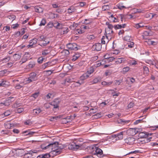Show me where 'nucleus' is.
Wrapping results in <instances>:
<instances>
[{"mask_svg":"<svg viewBox=\"0 0 158 158\" xmlns=\"http://www.w3.org/2000/svg\"><path fill=\"white\" fill-rule=\"evenodd\" d=\"M64 148V146L60 144H59L57 142L53 143H50L45 147L43 148V149H49V151L51 150L50 153L54 155H57L60 154L61 152V150Z\"/></svg>","mask_w":158,"mask_h":158,"instance_id":"1","label":"nucleus"},{"mask_svg":"<svg viewBox=\"0 0 158 158\" xmlns=\"http://www.w3.org/2000/svg\"><path fill=\"white\" fill-rule=\"evenodd\" d=\"M64 148V146L60 144H59L57 142L53 143H50L45 147L43 148V149H49V151L51 150L50 153L54 155H57L60 154L61 152V150Z\"/></svg>","mask_w":158,"mask_h":158,"instance_id":"2","label":"nucleus"},{"mask_svg":"<svg viewBox=\"0 0 158 158\" xmlns=\"http://www.w3.org/2000/svg\"><path fill=\"white\" fill-rule=\"evenodd\" d=\"M134 131V130L132 129L126 130L116 134L114 135L113 137L116 138V139L121 140L123 139V135L127 134L128 135H135L136 134L135 132L133 133Z\"/></svg>","mask_w":158,"mask_h":158,"instance_id":"3","label":"nucleus"},{"mask_svg":"<svg viewBox=\"0 0 158 158\" xmlns=\"http://www.w3.org/2000/svg\"><path fill=\"white\" fill-rule=\"evenodd\" d=\"M93 148L94 149V155H96L99 157H103L104 156L103 151L101 149L96 147H95L94 148Z\"/></svg>","mask_w":158,"mask_h":158,"instance_id":"4","label":"nucleus"},{"mask_svg":"<svg viewBox=\"0 0 158 158\" xmlns=\"http://www.w3.org/2000/svg\"><path fill=\"white\" fill-rule=\"evenodd\" d=\"M77 46V44L75 43H69L66 45V46L69 49L75 51H77L78 49Z\"/></svg>","mask_w":158,"mask_h":158,"instance_id":"5","label":"nucleus"},{"mask_svg":"<svg viewBox=\"0 0 158 158\" xmlns=\"http://www.w3.org/2000/svg\"><path fill=\"white\" fill-rule=\"evenodd\" d=\"M135 141V138L133 137H128L124 140L125 143L128 145L133 144Z\"/></svg>","mask_w":158,"mask_h":158,"instance_id":"6","label":"nucleus"},{"mask_svg":"<svg viewBox=\"0 0 158 158\" xmlns=\"http://www.w3.org/2000/svg\"><path fill=\"white\" fill-rule=\"evenodd\" d=\"M80 147V145L76 144L75 143L69 144L68 146L69 148V149L76 150L78 149Z\"/></svg>","mask_w":158,"mask_h":158,"instance_id":"7","label":"nucleus"},{"mask_svg":"<svg viewBox=\"0 0 158 158\" xmlns=\"http://www.w3.org/2000/svg\"><path fill=\"white\" fill-rule=\"evenodd\" d=\"M35 133V132L31 131L30 130H28L25 131H23L22 132L23 134H25L24 135L26 136L28 135L29 137L32 136V135Z\"/></svg>","mask_w":158,"mask_h":158,"instance_id":"8","label":"nucleus"},{"mask_svg":"<svg viewBox=\"0 0 158 158\" xmlns=\"http://www.w3.org/2000/svg\"><path fill=\"white\" fill-rule=\"evenodd\" d=\"M93 48L98 51H100L102 48V45L100 43H97L93 45Z\"/></svg>","mask_w":158,"mask_h":158,"instance_id":"9","label":"nucleus"},{"mask_svg":"<svg viewBox=\"0 0 158 158\" xmlns=\"http://www.w3.org/2000/svg\"><path fill=\"white\" fill-rule=\"evenodd\" d=\"M19 151L18 150L13 149L10 151V158H15V157L17 156L18 155L17 152Z\"/></svg>","mask_w":158,"mask_h":158,"instance_id":"10","label":"nucleus"},{"mask_svg":"<svg viewBox=\"0 0 158 158\" xmlns=\"http://www.w3.org/2000/svg\"><path fill=\"white\" fill-rule=\"evenodd\" d=\"M20 57V56L19 54H15L12 56H10V60L12 61H15L19 59Z\"/></svg>","mask_w":158,"mask_h":158,"instance_id":"11","label":"nucleus"},{"mask_svg":"<svg viewBox=\"0 0 158 158\" xmlns=\"http://www.w3.org/2000/svg\"><path fill=\"white\" fill-rule=\"evenodd\" d=\"M59 102L58 101V99H54V100L50 104L54 106V108H57L58 107V104Z\"/></svg>","mask_w":158,"mask_h":158,"instance_id":"12","label":"nucleus"},{"mask_svg":"<svg viewBox=\"0 0 158 158\" xmlns=\"http://www.w3.org/2000/svg\"><path fill=\"white\" fill-rule=\"evenodd\" d=\"M49 40H48V39H47L43 40L42 42H41V43L38 44L42 47H43L46 46L48 44H49Z\"/></svg>","mask_w":158,"mask_h":158,"instance_id":"13","label":"nucleus"},{"mask_svg":"<svg viewBox=\"0 0 158 158\" xmlns=\"http://www.w3.org/2000/svg\"><path fill=\"white\" fill-rule=\"evenodd\" d=\"M54 27L57 29H61L63 28L62 24L59 23L57 21L54 22Z\"/></svg>","mask_w":158,"mask_h":158,"instance_id":"14","label":"nucleus"},{"mask_svg":"<svg viewBox=\"0 0 158 158\" xmlns=\"http://www.w3.org/2000/svg\"><path fill=\"white\" fill-rule=\"evenodd\" d=\"M28 55H27L26 54H25L23 58L21 59V60L19 62V63L20 64H22L23 63L26 62L27 60L29 58V57L28 56H29V54H27Z\"/></svg>","mask_w":158,"mask_h":158,"instance_id":"15","label":"nucleus"},{"mask_svg":"<svg viewBox=\"0 0 158 158\" xmlns=\"http://www.w3.org/2000/svg\"><path fill=\"white\" fill-rule=\"evenodd\" d=\"M29 77L32 81H36L37 79V74L34 73H31Z\"/></svg>","mask_w":158,"mask_h":158,"instance_id":"16","label":"nucleus"},{"mask_svg":"<svg viewBox=\"0 0 158 158\" xmlns=\"http://www.w3.org/2000/svg\"><path fill=\"white\" fill-rule=\"evenodd\" d=\"M126 61V60L125 58H121L117 59L115 61V62L117 64H118L121 63H124Z\"/></svg>","mask_w":158,"mask_h":158,"instance_id":"17","label":"nucleus"},{"mask_svg":"<svg viewBox=\"0 0 158 158\" xmlns=\"http://www.w3.org/2000/svg\"><path fill=\"white\" fill-rule=\"evenodd\" d=\"M37 152L36 151H34V152L32 151H30L29 152H28L27 153H25L24 156V157L25 158H28L29 157H31L33 153H36Z\"/></svg>","mask_w":158,"mask_h":158,"instance_id":"18","label":"nucleus"},{"mask_svg":"<svg viewBox=\"0 0 158 158\" xmlns=\"http://www.w3.org/2000/svg\"><path fill=\"white\" fill-rule=\"evenodd\" d=\"M67 10L68 13L69 14H71L73 12H75L76 10L75 7L73 6H71Z\"/></svg>","mask_w":158,"mask_h":158,"instance_id":"19","label":"nucleus"},{"mask_svg":"<svg viewBox=\"0 0 158 158\" xmlns=\"http://www.w3.org/2000/svg\"><path fill=\"white\" fill-rule=\"evenodd\" d=\"M108 42V39L107 36L106 35L105 36H102L101 39V44H105L106 42Z\"/></svg>","mask_w":158,"mask_h":158,"instance_id":"20","label":"nucleus"},{"mask_svg":"<svg viewBox=\"0 0 158 158\" xmlns=\"http://www.w3.org/2000/svg\"><path fill=\"white\" fill-rule=\"evenodd\" d=\"M89 76L88 75V73H84L80 77V80H84L88 78Z\"/></svg>","mask_w":158,"mask_h":158,"instance_id":"21","label":"nucleus"},{"mask_svg":"<svg viewBox=\"0 0 158 158\" xmlns=\"http://www.w3.org/2000/svg\"><path fill=\"white\" fill-rule=\"evenodd\" d=\"M148 135L144 132H140L139 134V137L141 138H146L148 137Z\"/></svg>","mask_w":158,"mask_h":158,"instance_id":"22","label":"nucleus"},{"mask_svg":"<svg viewBox=\"0 0 158 158\" xmlns=\"http://www.w3.org/2000/svg\"><path fill=\"white\" fill-rule=\"evenodd\" d=\"M127 45L129 48H133L134 47V43L133 42L128 41Z\"/></svg>","mask_w":158,"mask_h":158,"instance_id":"23","label":"nucleus"},{"mask_svg":"<svg viewBox=\"0 0 158 158\" xmlns=\"http://www.w3.org/2000/svg\"><path fill=\"white\" fill-rule=\"evenodd\" d=\"M41 111V110L39 108L35 109L33 110V113L35 115H37Z\"/></svg>","mask_w":158,"mask_h":158,"instance_id":"24","label":"nucleus"},{"mask_svg":"<svg viewBox=\"0 0 158 158\" xmlns=\"http://www.w3.org/2000/svg\"><path fill=\"white\" fill-rule=\"evenodd\" d=\"M130 122V120H125L123 119H121L118 121V123L122 124L123 123V124H125L129 123Z\"/></svg>","mask_w":158,"mask_h":158,"instance_id":"25","label":"nucleus"},{"mask_svg":"<svg viewBox=\"0 0 158 158\" xmlns=\"http://www.w3.org/2000/svg\"><path fill=\"white\" fill-rule=\"evenodd\" d=\"M37 40L36 38H34L30 40L29 43L33 46L34 45L36 44L37 43Z\"/></svg>","mask_w":158,"mask_h":158,"instance_id":"26","label":"nucleus"},{"mask_svg":"<svg viewBox=\"0 0 158 158\" xmlns=\"http://www.w3.org/2000/svg\"><path fill=\"white\" fill-rule=\"evenodd\" d=\"M50 50L48 49H45L42 51V54L44 56L47 55L50 53Z\"/></svg>","mask_w":158,"mask_h":158,"instance_id":"27","label":"nucleus"},{"mask_svg":"<svg viewBox=\"0 0 158 158\" xmlns=\"http://www.w3.org/2000/svg\"><path fill=\"white\" fill-rule=\"evenodd\" d=\"M94 68L93 67H91L86 73H88V75L89 76L91 74L94 72Z\"/></svg>","mask_w":158,"mask_h":158,"instance_id":"28","label":"nucleus"},{"mask_svg":"<svg viewBox=\"0 0 158 158\" xmlns=\"http://www.w3.org/2000/svg\"><path fill=\"white\" fill-rule=\"evenodd\" d=\"M35 11L37 12L40 13L42 11V8L39 6H35Z\"/></svg>","mask_w":158,"mask_h":158,"instance_id":"29","label":"nucleus"},{"mask_svg":"<svg viewBox=\"0 0 158 158\" xmlns=\"http://www.w3.org/2000/svg\"><path fill=\"white\" fill-rule=\"evenodd\" d=\"M106 24L108 26V28H107L108 29L112 30L113 28L114 27V26L109 22H106Z\"/></svg>","mask_w":158,"mask_h":158,"instance_id":"30","label":"nucleus"},{"mask_svg":"<svg viewBox=\"0 0 158 158\" xmlns=\"http://www.w3.org/2000/svg\"><path fill=\"white\" fill-rule=\"evenodd\" d=\"M35 65V63L34 61L30 62L28 65V68H32L34 67Z\"/></svg>","mask_w":158,"mask_h":158,"instance_id":"31","label":"nucleus"},{"mask_svg":"<svg viewBox=\"0 0 158 158\" xmlns=\"http://www.w3.org/2000/svg\"><path fill=\"white\" fill-rule=\"evenodd\" d=\"M112 83V81H110L109 82H106L105 81H103L102 82V84L104 85H106L107 86H109L111 85Z\"/></svg>","mask_w":158,"mask_h":158,"instance_id":"32","label":"nucleus"},{"mask_svg":"<svg viewBox=\"0 0 158 158\" xmlns=\"http://www.w3.org/2000/svg\"><path fill=\"white\" fill-rule=\"evenodd\" d=\"M134 27L137 29L139 28L144 27V26L142 25V23H141L136 24L135 25Z\"/></svg>","mask_w":158,"mask_h":158,"instance_id":"33","label":"nucleus"},{"mask_svg":"<svg viewBox=\"0 0 158 158\" xmlns=\"http://www.w3.org/2000/svg\"><path fill=\"white\" fill-rule=\"evenodd\" d=\"M58 14L51 13L50 14L51 18L52 19L58 17Z\"/></svg>","mask_w":158,"mask_h":158,"instance_id":"34","label":"nucleus"},{"mask_svg":"<svg viewBox=\"0 0 158 158\" xmlns=\"http://www.w3.org/2000/svg\"><path fill=\"white\" fill-rule=\"evenodd\" d=\"M3 81V87H8V86H9L10 85V82L9 81Z\"/></svg>","mask_w":158,"mask_h":158,"instance_id":"35","label":"nucleus"},{"mask_svg":"<svg viewBox=\"0 0 158 158\" xmlns=\"http://www.w3.org/2000/svg\"><path fill=\"white\" fill-rule=\"evenodd\" d=\"M105 32L107 34H111L113 33L114 32L112 30H110V29L106 28L105 29Z\"/></svg>","mask_w":158,"mask_h":158,"instance_id":"36","label":"nucleus"},{"mask_svg":"<svg viewBox=\"0 0 158 158\" xmlns=\"http://www.w3.org/2000/svg\"><path fill=\"white\" fill-rule=\"evenodd\" d=\"M23 111V109L22 108H19L15 109V112L18 113H20Z\"/></svg>","mask_w":158,"mask_h":158,"instance_id":"37","label":"nucleus"},{"mask_svg":"<svg viewBox=\"0 0 158 158\" xmlns=\"http://www.w3.org/2000/svg\"><path fill=\"white\" fill-rule=\"evenodd\" d=\"M143 36H147L149 35H151V34L150 33V31H145L143 33Z\"/></svg>","mask_w":158,"mask_h":158,"instance_id":"38","label":"nucleus"},{"mask_svg":"<svg viewBox=\"0 0 158 158\" xmlns=\"http://www.w3.org/2000/svg\"><path fill=\"white\" fill-rule=\"evenodd\" d=\"M54 23H52L51 22H50L47 24V26L49 28H52L54 27Z\"/></svg>","mask_w":158,"mask_h":158,"instance_id":"39","label":"nucleus"},{"mask_svg":"<svg viewBox=\"0 0 158 158\" xmlns=\"http://www.w3.org/2000/svg\"><path fill=\"white\" fill-rule=\"evenodd\" d=\"M95 38V36L93 35H87V38L90 40H93Z\"/></svg>","mask_w":158,"mask_h":158,"instance_id":"40","label":"nucleus"},{"mask_svg":"<svg viewBox=\"0 0 158 158\" xmlns=\"http://www.w3.org/2000/svg\"><path fill=\"white\" fill-rule=\"evenodd\" d=\"M102 9L103 11H105L109 9L110 7L109 5H104L102 6Z\"/></svg>","mask_w":158,"mask_h":158,"instance_id":"41","label":"nucleus"},{"mask_svg":"<svg viewBox=\"0 0 158 158\" xmlns=\"http://www.w3.org/2000/svg\"><path fill=\"white\" fill-rule=\"evenodd\" d=\"M32 123L31 121L30 120H28L24 122V124L26 125L31 126Z\"/></svg>","mask_w":158,"mask_h":158,"instance_id":"42","label":"nucleus"},{"mask_svg":"<svg viewBox=\"0 0 158 158\" xmlns=\"http://www.w3.org/2000/svg\"><path fill=\"white\" fill-rule=\"evenodd\" d=\"M46 23V20L45 19H43L41 20V23L40 24V26H44Z\"/></svg>","mask_w":158,"mask_h":158,"instance_id":"43","label":"nucleus"},{"mask_svg":"<svg viewBox=\"0 0 158 158\" xmlns=\"http://www.w3.org/2000/svg\"><path fill=\"white\" fill-rule=\"evenodd\" d=\"M39 94V92H37L34 93L31 96V97H33L35 98H37Z\"/></svg>","mask_w":158,"mask_h":158,"instance_id":"44","label":"nucleus"},{"mask_svg":"<svg viewBox=\"0 0 158 158\" xmlns=\"http://www.w3.org/2000/svg\"><path fill=\"white\" fill-rule=\"evenodd\" d=\"M114 29L116 30L122 28V25L118 24L117 25H114Z\"/></svg>","mask_w":158,"mask_h":158,"instance_id":"45","label":"nucleus"},{"mask_svg":"<svg viewBox=\"0 0 158 158\" xmlns=\"http://www.w3.org/2000/svg\"><path fill=\"white\" fill-rule=\"evenodd\" d=\"M62 53H64L65 55L66 56L69 55L70 53L69 50L66 49L63 50L62 52Z\"/></svg>","mask_w":158,"mask_h":158,"instance_id":"46","label":"nucleus"},{"mask_svg":"<svg viewBox=\"0 0 158 158\" xmlns=\"http://www.w3.org/2000/svg\"><path fill=\"white\" fill-rule=\"evenodd\" d=\"M122 82V81L121 80H116L114 81V84L115 85H119Z\"/></svg>","mask_w":158,"mask_h":158,"instance_id":"47","label":"nucleus"},{"mask_svg":"<svg viewBox=\"0 0 158 158\" xmlns=\"http://www.w3.org/2000/svg\"><path fill=\"white\" fill-rule=\"evenodd\" d=\"M10 60V57H7L6 58H5L4 59L2 60V61H3V63H6L9 61Z\"/></svg>","mask_w":158,"mask_h":158,"instance_id":"48","label":"nucleus"},{"mask_svg":"<svg viewBox=\"0 0 158 158\" xmlns=\"http://www.w3.org/2000/svg\"><path fill=\"white\" fill-rule=\"evenodd\" d=\"M137 64L135 60H132L131 61L129 62V64L130 65H135Z\"/></svg>","mask_w":158,"mask_h":158,"instance_id":"49","label":"nucleus"},{"mask_svg":"<svg viewBox=\"0 0 158 158\" xmlns=\"http://www.w3.org/2000/svg\"><path fill=\"white\" fill-rule=\"evenodd\" d=\"M44 59V58H43L41 57H40L38 59L37 61L40 64L42 63Z\"/></svg>","mask_w":158,"mask_h":158,"instance_id":"50","label":"nucleus"},{"mask_svg":"<svg viewBox=\"0 0 158 158\" xmlns=\"http://www.w3.org/2000/svg\"><path fill=\"white\" fill-rule=\"evenodd\" d=\"M32 81H33L32 80H31V79L30 78V77L26 78L25 80V81L26 82V83H29L32 82Z\"/></svg>","mask_w":158,"mask_h":158,"instance_id":"51","label":"nucleus"},{"mask_svg":"<svg viewBox=\"0 0 158 158\" xmlns=\"http://www.w3.org/2000/svg\"><path fill=\"white\" fill-rule=\"evenodd\" d=\"M19 26V24L18 23L13 24L12 25L11 27L14 29H15L17 28Z\"/></svg>","mask_w":158,"mask_h":158,"instance_id":"52","label":"nucleus"},{"mask_svg":"<svg viewBox=\"0 0 158 158\" xmlns=\"http://www.w3.org/2000/svg\"><path fill=\"white\" fill-rule=\"evenodd\" d=\"M124 40H125L128 41H130V37L128 35H127L124 37Z\"/></svg>","mask_w":158,"mask_h":158,"instance_id":"53","label":"nucleus"},{"mask_svg":"<svg viewBox=\"0 0 158 158\" xmlns=\"http://www.w3.org/2000/svg\"><path fill=\"white\" fill-rule=\"evenodd\" d=\"M142 122V119H139L136 120L134 122V124H135V125L139 123H141Z\"/></svg>","mask_w":158,"mask_h":158,"instance_id":"54","label":"nucleus"},{"mask_svg":"<svg viewBox=\"0 0 158 158\" xmlns=\"http://www.w3.org/2000/svg\"><path fill=\"white\" fill-rule=\"evenodd\" d=\"M130 68L128 67H125L123 69V72H126L129 70Z\"/></svg>","mask_w":158,"mask_h":158,"instance_id":"55","label":"nucleus"},{"mask_svg":"<svg viewBox=\"0 0 158 158\" xmlns=\"http://www.w3.org/2000/svg\"><path fill=\"white\" fill-rule=\"evenodd\" d=\"M94 117L96 118H100L101 117V114L100 113H98L94 115Z\"/></svg>","mask_w":158,"mask_h":158,"instance_id":"56","label":"nucleus"},{"mask_svg":"<svg viewBox=\"0 0 158 158\" xmlns=\"http://www.w3.org/2000/svg\"><path fill=\"white\" fill-rule=\"evenodd\" d=\"M16 85L15 86V87L17 89H20L22 87V85L18 84V83H16Z\"/></svg>","mask_w":158,"mask_h":158,"instance_id":"57","label":"nucleus"},{"mask_svg":"<svg viewBox=\"0 0 158 158\" xmlns=\"http://www.w3.org/2000/svg\"><path fill=\"white\" fill-rule=\"evenodd\" d=\"M81 29H88L89 28L87 26H86L85 25H81Z\"/></svg>","mask_w":158,"mask_h":158,"instance_id":"58","label":"nucleus"},{"mask_svg":"<svg viewBox=\"0 0 158 158\" xmlns=\"http://www.w3.org/2000/svg\"><path fill=\"white\" fill-rule=\"evenodd\" d=\"M116 6L120 10H122L123 8H126L124 6H121L120 4H118Z\"/></svg>","mask_w":158,"mask_h":158,"instance_id":"59","label":"nucleus"},{"mask_svg":"<svg viewBox=\"0 0 158 158\" xmlns=\"http://www.w3.org/2000/svg\"><path fill=\"white\" fill-rule=\"evenodd\" d=\"M77 31L79 34H82L84 32V30L81 29H77Z\"/></svg>","mask_w":158,"mask_h":158,"instance_id":"60","label":"nucleus"},{"mask_svg":"<svg viewBox=\"0 0 158 158\" xmlns=\"http://www.w3.org/2000/svg\"><path fill=\"white\" fill-rule=\"evenodd\" d=\"M47 39H48L44 37V36H41L40 37V39L39 40V41L40 42H42V41H43V40Z\"/></svg>","mask_w":158,"mask_h":158,"instance_id":"61","label":"nucleus"},{"mask_svg":"<svg viewBox=\"0 0 158 158\" xmlns=\"http://www.w3.org/2000/svg\"><path fill=\"white\" fill-rule=\"evenodd\" d=\"M60 117L58 116H52L50 118V120L52 121L53 119H55L56 120H57L58 118H60Z\"/></svg>","mask_w":158,"mask_h":158,"instance_id":"62","label":"nucleus"},{"mask_svg":"<svg viewBox=\"0 0 158 158\" xmlns=\"http://www.w3.org/2000/svg\"><path fill=\"white\" fill-rule=\"evenodd\" d=\"M99 81V79L98 78H95L93 81V84H96Z\"/></svg>","mask_w":158,"mask_h":158,"instance_id":"63","label":"nucleus"},{"mask_svg":"<svg viewBox=\"0 0 158 158\" xmlns=\"http://www.w3.org/2000/svg\"><path fill=\"white\" fill-rule=\"evenodd\" d=\"M114 58L113 57H109L107 60V61L108 62H110L112 61L114 59Z\"/></svg>","mask_w":158,"mask_h":158,"instance_id":"64","label":"nucleus"}]
</instances>
